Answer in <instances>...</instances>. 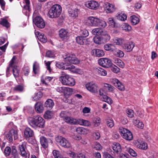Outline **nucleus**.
<instances>
[{
  "label": "nucleus",
  "instance_id": "obj_1",
  "mask_svg": "<svg viewBox=\"0 0 158 158\" xmlns=\"http://www.w3.org/2000/svg\"><path fill=\"white\" fill-rule=\"evenodd\" d=\"M28 120L29 124L33 127L43 128L44 126V120L39 115L32 117H29L28 118Z\"/></svg>",
  "mask_w": 158,
  "mask_h": 158
},
{
  "label": "nucleus",
  "instance_id": "obj_2",
  "mask_svg": "<svg viewBox=\"0 0 158 158\" xmlns=\"http://www.w3.org/2000/svg\"><path fill=\"white\" fill-rule=\"evenodd\" d=\"M86 23L91 26L100 27L105 28L106 26V23L105 21L94 17H89Z\"/></svg>",
  "mask_w": 158,
  "mask_h": 158
},
{
  "label": "nucleus",
  "instance_id": "obj_3",
  "mask_svg": "<svg viewBox=\"0 0 158 158\" xmlns=\"http://www.w3.org/2000/svg\"><path fill=\"white\" fill-rule=\"evenodd\" d=\"M62 11V8L58 4L53 5L50 9L48 16L51 18H56L60 15Z\"/></svg>",
  "mask_w": 158,
  "mask_h": 158
},
{
  "label": "nucleus",
  "instance_id": "obj_4",
  "mask_svg": "<svg viewBox=\"0 0 158 158\" xmlns=\"http://www.w3.org/2000/svg\"><path fill=\"white\" fill-rule=\"evenodd\" d=\"M16 58V57L15 56L13 57L10 61L9 66L6 69L7 73H9L10 69L11 68L12 69L13 75L16 78L19 77V70L15 63Z\"/></svg>",
  "mask_w": 158,
  "mask_h": 158
},
{
  "label": "nucleus",
  "instance_id": "obj_5",
  "mask_svg": "<svg viewBox=\"0 0 158 158\" xmlns=\"http://www.w3.org/2000/svg\"><path fill=\"white\" fill-rule=\"evenodd\" d=\"M55 140L59 145L64 148H68L72 146L70 142L62 136H58L55 138Z\"/></svg>",
  "mask_w": 158,
  "mask_h": 158
},
{
  "label": "nucleus",
  "instance_id": "obj_6",
  "mask_svg": "<svg viewBox=\"0 0 158 158\" xmlns=\"http://www.w3.org/2000/svg\"><path fill=\"white\" fill-rule=\"evenodd\" d=\"M119 132L122 136L124 139L127 140H131L133 138L132 134L129 130L120 127L119 128Z\"/></svg>",
  "mask_w": 158,
  "mask_h": 158
},
{
  "label": "nucleus",
  "instance_id": "obj_7",
  "mask_svg": "<svg viewBox=\"0 0 158 158\" xmlns=\"http://www.w3.org/2000/svg\"><path fill=\"white\" fill-rule=\"evenodd\" d=\"M61 79H62L60 81L64 85L73 86L75 84L74 79L71 77L69 75L66 76L65 77H62Z\"/></svg>",
  "mask_w": 158,
  "mask_h": 158
},
{
  "label": "nucleus",
  "instance_id": "obj_8",
  "mask_svg": "<svg viewBox=\"0 0 158 158\" xmlns=\"http://www.w3.org/2000/svg\"><path fill=\"white\" fill-rule=\"evenodd\" d=\"M98 63L100 66L106 68L110 67L112 64L111 60L107 58H100L98 60Z\"/></svg>",
  "mask_w": 158,
  "mask_h": 158
},
{
  "label": "nucleus",
  "instance_id": "obj_9",
  "mask_svg": "<svg viewBox=\"0 0 158 158\" xmlns=\"http://www.w3.org/2000/svg\"><path fill=\"white\" fill-rule=\"evenodd\" d=\"M65 62H69L71 64H78L79 61L75 56L73 54H69L66 55V57L64 58Z\"/></svg>",
  "mask_w": 158,
  "mask_h": 158
},
{
  "label": "nucleus",
  "instance_id": "obj_10",
  "mask_svg": "<svg viewBox=\"0 0 158 158\" xmlns=\"http://www.w3.org/2000/svg\"><path fill=\"white\" fill-rule=\"evenodd\" d=\"M13 136H14L15 140L17 139L18 138L17 131L13 129H12L5 135V138L10 142H12Z\"/></svg>",
  "mask_w": 158,
  "mask_h": 158
},
{
  "label": "nucleus",
  "instance_id": "obj_11",
  "mask_svg": "<svg viewBox=\"0 0 158 158\" xmlns=\"http://www.w3.org/2000/svg\"><path fill=\"white\" fill-rule=\"evenodd\" d=\"M35 24L40 28H43L45 26V23L43 19L40 17L36 16L33 20Z\"/></svg>",
  "mask_w": 158,
  "mask_h": 158
},
{
  "label": "nucleus",
  "instance_id": "obj_12",
  "mask_svg": "<svg viewBox=\"0 0 158 158\" xmlns=\"http://www.w3.org/2000/svg\"><path fill=\"white\" fill-rule=\"evenodd\" d=\"M85 87L88 90L93 93L98 92V86L97 84L90 82L88 83L85 85Z\"/></svg>",
  "mask_w": 158,
  "mask_h": 158
},
{
  "label": "nucleus",
  "instance_id": "obj_13",
  "mask_svg": "<svg viewBox=\"0 0 158 158\" xmlns=\"http://www.w3.org/2000/svg\"><path fill=\"white\" fill-rule=\"evenodd\" d=\"M40 142L42 147L46 148L48 147V143H52V141L50 139H47L45 137L41 136L40 138Z\"/></svg>",
  "mask_w": 158,
  "mask_h": 158
},
{
  "label": "nucleus",
  "instance_id": "obj_14",
  "mask_svg": "<svg viewBox=\"0 0 158 158\" xmlns=\"http://www.w3.org/2000/svg\"><path fill=\"white\" fill-rule=\"evenodd\" d=\"M111 82L119 90L121 91L124 90V85L118 79L116 78L112 79L111 80Z\"/></svg>",
  "mask_w": 158,
  "mask_h": 158
},
{
  "label": "nucleus",
  "instance_id": "obj_15",
  "mask_svg": "<svg viewBox=\"0 0 158 158\" xmlns=\"http://www.w3.org/2000/svg\"><path fill=\"white\" fill-rule=\"evenodd\" d=\"M85 5L88 8L93 10L96 9L99 6L98 3L93 0L87 1L86 2Z\"/></svg>",
  "mask_w": 158,
  "mask_h": 158
},
{
  "label": "nucleus",
  "instance_id": "obj_16",
  "mask_svg": "<svg viewBox=\"0 0 158 158\" xmlns=\"http://www.w3.org/2000/svg\"><path fill=\"white\" fill-rule=\"evenodd\" d=\"M59 35L62 40H66L69 38V33L67 30L61 29L59 31Z\"/></svg>",
  "mask_w": 158,
  "mask_h": 158
},
{
  "label": "nucleus",
  "instance_id": "obj_17",
  "mask_svg": "<svg viewBox=\"0 0 158 158\" xmlns=\"http://www.w3.org/2000/svg\"><path fill=\"white\" fill-rule=\"evenodd\" d=\"M34 135L33 131L29 127H27L24 131V137L27 140Z\"/></svg>",
  "mask_w": 158,
  "mask_h": 158
},
{
  "label": "nucleus",
  "instance_id": "obj_18",
  "mask_svg": "<svg viewBox=\"0 0 158 158\" xmlns=\"http://www.w3.org/2000/svg\"><path fill=\"white\" fill-rule=\"evenodd\" d=\"M94 70L95 73L99 76H105L107 74L106 70L100 67L94 68Z\"/></svg>",
  "mask_w": 158,
  "mask_h": 158
},
{
  "label": "nucleus",
  "instance_id": "obj_19",
  "mask_svg": "<svg viewBox=\"0 0 158 158\" xmlns=\"http://www.w3.org/2000/svg\"><path fill=\"white\" fill-rule=\"evenodd\" d=\"M35 110L36 112L38 114L42 113L44 110L43 104L40 102H37L35 106Z\"/></svg>",
  "mask_w": 158,
  "mask_h": 158
},
{
  "label": "nucleus",
  "instance_id": "obj_20",
  "mask_svg": "<svg viewBox=\"0 0 158 158\" xmlns=\"http://www.w3.org/2000/svg\"><path fill=\"white\" fill-rule=\"evenodd\" d=\"M76 39L77 43L80 45H86L88 44L87 39L82 36H77Z\"/></svg>",
  "mask_w": 158,
  "mask_h": 158
},
{
  "label": "nucleus",
  "instance_id": "obj_21",
  "mask_svg": "<svg viewBox=\"0 0 158 158\" xmlns=\"http://www.w3.org/2000/svg\"><path fill=\"white\" fill-rule=\"evenodd\" d=\"M104 9L107 13H110L114 12L115 8L114 6L109 3H106L104 5Z\"/></svg>",
  "mask_w": 158,
  "mask_h": 158
},
{
  "label": "nucleus",
  "instance_id": "obj_22",
  "mask_svg": "<svg viewBox=\"0 0 158 158\" xmlns=\"http://www.w3.org/2000/svg\"><path fill=\"white\" fill-rule=\"evenodd\" d=\"M79 12L80 10L77 8H75L73 10L70 8L68 10V13L69 15L73 17H77Z\"/></svg>",
  "mask_w": 158,
  "mask_h": 158
},
{
  "label": "nucleus",
  "instance_id": "obj_23",
  "mask_svg": "<svg viewBox=\"0 0 158 158\" xmlns=\"http://www.w3.org/2000/svg\"><path fill=\"white\" fill-rule=\"evenodd\" d=\"M112 148L114 152L116 154H120L122 151L120 144L117 143H114L112 145Z\"/></svg>",
  "mask_w": 158,
  "mask_h": 158
},
{
  "label": "nucleus",
  "instance_id": "obj_24",
  "mask_svg": "<svg viewBox=\"0 0 158 158\" xmlns=\"http://www.w3.org/2000/svg\"><path fill=\"white\" fill-rule=\"evenodd\" d=\"M64 120L66 123L69 124H77V119L72 117L67 116Z\"/></svg>",
  "mask_w": 158,
  "mask_h": 158
},
{
  "label": "nucleus",
  "instance_id": "obj_25",
  "mask_svg": "<svg viewBox=\"0 0 158 158\" xmlns=\"http://www.w3.org/2000/svg\"><path fill=\"white\" fill-rule=\"evenodd\" d=\"M114 87L112 85L105 83L103 87V90L106 92H112L114 91Z\"/></svg>",
  "mask_w": 158,
  "mask_h": 158
},
{
  "label": "nucleus",
  "instance_id": "obj_26",
  "mask_svg": "<svg viewBox=\"0 0 158 158\" xmlns=\"http://www.w3.org/2000/svg\"><path fill=\"white\" fill-rule=\"evenodd\" d=\"M93 55L101 57L104 55V53L102 50L99 49H94L92 51Z\"/></svg>",
  "mask_w": 158,
  "mask_h": 158
},
{
  "label": "nucleus",
  "instance_id": "obj_27",
  "mask_svg": "<svg viewBox=\"0 0 158 158\" xmlns=\"http://www.w3.org/2000/svg\"><path fill=\"white\" fill-rule=\"evenodd\" d=\"M135 45L132 42H130L124 44L123 48L127 52L131 51L134 48Z\"/></svg>",
  "mask_w": 158,
  "mask_h": 158
},
{
  "label": "nucleus",
  "instance_id": "obj_28",
  "mask_svg": "<svg viewBox=\"0 0 158 158\" xmlns=\"http://www.w3.org/2000/svg\"><path fill=\"white\" fill-rule=\"evenodd\" d=\"M136 145L138 148L140 149L146 150L148 148V146L147 143L143 142H137Z\"/></svg>",
  "mask_w": 158,
  "mask_h": 158
},
{
  "label": "nucleus",
  "instance_id": "obj_29",
  "mask_svg": "<svg viewBox=\"0 0 158 158\" xmlns=\"http://www.w3.org/2000/svg\"><path fill=\"white\" fill-rule=\"evenodd\" d=\"M77 124L86 127H89L91 125L90 122L88 120L82 119H77Z\"/></svg>",
  "mask_w": 158,
  "mask_h": 158
},
{
  "label": "nucleus",
  "instance_id": "obj_30",
  "mask_svg": "<svg viewBox=\"0 0 158 158\" xmlns=\"http://www.w3.org/2000/svg\"><path fill=\"white\" fill-rule=\"evenodd\" d=\"M64 64L63 69L69 70L72 72H74V70L75 69V66L67 63H64Z\"/></svg>",
  "mask_w": 158,
  "mask_h": 158
},
{
  "label": "nucleus",
  "instance_id": "obj_31",
  "mask_svg": "<svg viewBox=\"0 0 158 158\" xmlns=\"http://www.w3.org/2000/svg\"><path fill=\"white\" fill-rule=\"evenodd\" d=\"M54 105L53 101L50 99H48L44 103V106L48 109H52Z\"/></svg>",
  "mask_w": 158,
  "mask_h": 158
},
{
  "label": "nucleus",
  "instance_id": "obj_32",
  "mask_svg": "<svg viewBox=\"0 0 158 158\" xmlns=\"http://www.w3.org/2000/svg\"><path fill=\"white\" fill-rule=\"evenodd\" d=\"M104 48L106 51L112 52L115 49V48L113 44H107L104 45Z\"/></svg>",
  "mask_w": 158,
  "mask_h": 158
},
{
  "label": "nucleus",
  "instance_id": "obj_33",
  "mask_svg": "<svg viewBox=\"0 0 158 158\" xmlns=\"http://www.w3.org/2000/svg\"><path fill=\"white\" fill-rule=\"evenodd\" d=\"M25 143L24 142L21 145H19V148L21 152V154L23 156H26L27 153L25 151L24 146Z\"/></svg>",
  "mask_w": 158,
  "mask_h": 158
},
{
  "label": "nucleus",
  "instance_id": "obj_34",
  "mask_svg": "<svg viewBox=\"0 0 158 158\" xmlns=\"http://www.w3.org/2000/svg\"><path fill=\"white\" fill-rule=\"evenodd\" d=\"M114 63L119 67L123 68L124 66V64L123 61L120 59L118 58H114Z\"/></svg>",
  "mask_w": 158,
  "mask_h": 158
},
{
  "label": "nucleus",
  "instance_id": "obj_35",
  "mask_svg": "<svg viewBox=\"0 0 158 158\" xmlns=\"http://www.w3.org/2000/svg\"><path fill=\"white\" fill-rule=\"evenodd\" d=\"M54 116V114L52 111L47 110L45 112L44 117L45 119H51Z\"/></svg>",
  "mask_w": 158,
  "mask_h": 158
},
{
  "label": "nucleus",
  "instance_id": "obj_36",
  "mask_svg": "<svg viewBox=\"0 0 158 158\" xmlns=\"http://www.w3.org/2000/svg\"><path fill=\"white\" fill-rule=\"evenodd\" d=\"M73 92V90L72 88L69 87H64L63 93L65 95L70 96L72 94Z\"/></svg>",
  "mask_w": 158,
  "mask_h": 158
},
{
  "label": "nucleus",
  "instance_id": "obj_37",
  "mask_svg": "<svg viewBox=\"0 0 158 158\" xmlns=\"http://www.w3.org/2000/svg\"><path fill=\"white\" fill-rule=\"evenodd\" d=\"M130 19L132 24L133 25H135L137 24L139 22V19L135 15H133L130 17Z\"/></svg>",
  "mask_w": 158,
  "mask_h": 158
},
{
  "label": "nucleus",
  "instance_id": "obj_38",
  "mask_svg": "<svg viewBox=\"0 0 158 158\" xmlns=\"http://www.w3.org/2000/svg\"><path fill=\"white\" fill-rule=\"evenodd\" d=\"M40 67L39 64L37 62H34L33 64V70L35 74H36L39 71Z\"/></svg>",
  "mask_w": 158,
  "mask_h": 158
},
{
  "label": "nucleus",
  "instance_id": "obj_39",
  "mask_svg": "<svg viewBox=\"0 0 158 158\" xmlns=\"http://www.w3.org/2000/svg\"><path fill=\"white\" fill-rule=\"evenodd\" d=\"M94 42L96 44H101L103 43V41L101 37L95 36L93 38Z\"/></svg>",
  "mask_w": 158,
  "mask_h": 158
},
{
  "label": "nucleus",
  "instance_id": "obj_40",
  "mask_svg": "<svg viewBox=\"0 0 158 158\" xmlns=\"http://www.w3.org/2000/svg\"><path fill=\"white\" fill-rule=\"evenodd\" d=\"M0 24L6 27H8L10 26L9 23L7 20L5 19L2 18L0 22Z\"/></svg>",
  "mask_w": 158,
  "mask_h": 158
},
{
  "label": "nucleus",
  "instance_id": "obj_41",
  "mask_svg": "<svg viewBox=\"0 0 158 158\" xmlns=\"http://www.w3.org/2000/svg\"><path fill=\"white\" fill-rule=\"evenodd\" d=\"M80 36H82L85 38L89 35L88 31L86 29L81 30L79 31Z\"/></svg>",
  "mask_w": 158,
  "mask_h": 158
},
{
  "label": "nucleus",
  "instance_id": "obj_42",
  "mask_svg": "<svg viewBox=\"0 0 158 158\" xmlns=\"http://www.w3.org/2000/svg\"><path fill=\"white\" fill-rule=\"evenodd\" d=\"M122 28L123 30L127 31H129L131 30V26L126 23H124L123 25Z\"/></svg>",
  "mask_w": 158,
  "mask_h": 158
},
{
  "label": "nucleus",
  "instance_id": "obj_43",
  "mask_svg": "<svg viewBox=\"0 0 158 158\" xmlns=\"http://www.w3.org/2000/svg\"><path fill=\"white\" fill-rule=\"evenodd\" d=\"M66 153L71 158H75L77 156V153L71 150L68 151Z\"/></svg>",
  "mask_w": 158,
  "mask_h": 158
},
{
  "label": "nucleus",
  "instance_id": "obj_44",
  "mask_svg": "<svg viewBox=\"0 0 158 158\" xmlns=\"http://www.w3.org/2000/svg\"><path fill=\"white\" fill-rule=\"evenodd\" d=\"M101 29L99 28H94L92 30V33L93 34L95 35H100V34H101Z\"/></svg>",
  "mask_w": 158,
  "mask_h": 158
},
{
  "label": "nucleus",
  "instance_id": "obj_45",
  "mask_svg": "<svg viewBox=\"0 0 158 158\" xmlns=\"http://www.w3.org/2000/svg\"><path fill=\"white\" fill-rule=\"evenodd\" d=\"M101 119L99 117L95 118L93 120V124L94 127H98L100 123Z\"/></svg>",
  "mask_w": 158,
  "mask_h": 158
},
{
  "label": "nucleus",
  "instance_id": "obj_46",
  "mask_svg": "<svg viewBox=\"0 0 158 158\" xmlns=\"http://www.w3.org/2000/svg\"><path fill=\"white\" fill-rule=\"evenodd\" d=\"M23 89V87L21 85H18L16 86L13 88V90L15 92H22Z\"/></svg>",
  "mask_w": 158,
  "mask_h": 158
},
{
  "label": "nucleus",
  "instance_id": "obj_47",
  "mask_svg": "<svg viewBox=\"0 0 158 158\" xmlns=\"http://www.w3.org/2000/svg\"><path fill=\"white\" fill-rule=\"evenodd\" d=\"M38 39L40 41L44 43H46L47 41L46 37L44 35L40 34L38 36Z\"/></svg>",
  "mask_w": 158,
  "mask_h": 158
},
{
  "label": "nucleus",
  "instance_id": "obj_48",
  "mask_svg": "<svg viewBox=\"0 0 158 158\" xmlns=\"http://www.w3.org/2000/svg\"><path fill=\"white\" fill-rule=\"evenodd\" d=\"M103 101L107 102L109 104H111L112 103L111 99L106 95H104L103 96Z\"/></svg>",
  "mask_w": 158,
  "mask_h": 158
},
{
  "label": "nucleus",
  "instance_id": "obj_49",
  "mask_svg": "<svg viewBox=\"0 0 158 158\" xmlns=\"http://www.w3.org/2000/svg\"><path fill=\"white\" fill-rule=\"evenodd\" d=\"M127 151L132 156L135 157L137 156L136 153L133 149L128 148H127Z\"/></svg>",
  "mask_w": 158,
  "mask_h": 158
},
{
  "label": "nucleus",
  "instance_id": "obj_50",
  "mask_svg": "<svg viewBox=\"0 0 158 158\" xmlns=\"http://www.w3.org/2000/svg\"><path fill=\"white\" fill-rule=\"evenodd\" d=\"M52 153L55 158H64L60 154L58 151L54 150L52 152Z\"/></svg>",
  "mask_w": 158,
  "mask_h": 158
},
{
  "label": "nucleus",
  "instance_id": "obj_51",
  "mask_svg": "<svg viewBox=\"0 0 158 158\" xmlns=\"http://www.w3.org/2000/svg\"><path fill=\"white\" fill-rule=\"evenodd\" d=\"M108 23L109 25L112 27H115V26L116 23L114 19L112 18H109Z\"/></svg>",
  "mask_w": 158,
  "mask_h": 158
},
{
  "label": "nucleus",
  "instance_id": "obj_52",
  "mask_svg": "<svg viewBox=\"0 0 158 158\" xmlns=\"http://www.w3.org/2000/svg\"><path fill=\"white\" fill-rule=\"evenodd\" d=\"M86 131V129L82 127H78L76 130L77 133L80 134H84Z\"/></svg>",
  "mask_w": 158,
  "mask_h": 158
},
{
  "label": "nucleus",
  "instance_id": "obj_53",
  "mask_svg": "<svg viewBox=\"0 0 158 158\" xmlns=\"http://www.w3.org/2000/svg\"><path fill=\"white\" fill-rule=\"evenodd\" d=\"M106 124L107 126L110 128H111L114 126L113 121L111 119H108L106 121Z\"/></svg>",
  "mask_w": 158,
  "mask_h": 158
},
{
  "label": "nucleus",
  "instance_id": "obj_54",
  "mask_svg": "<svg viewBox=\"0 0 158 158\" xmlns=\"http://www.w3.org/2000/svg\"><path fill=\"white\" fill-rule=\"evenodd\" d=\"M11 153L14 157H16L17 156L18 153L17 151L15 146L12 147L11 149Z\"/></svg>",
  "mask_w": 158,
  "mask_h": 158
},
{
  "label": "nucleus",
  "instance_id": "obj_55",
  "mask_svg": "<svg viewBox=\"0 0 158 158\" xmlns=\"http://www.w3.org/2000/svg\"><path fill=\"white\" fill-rule=\"evenodd\" d=\"M55 55L54 52L49 50L47 52L46 54V56L49 58L53 57L55 56Z\"/></svg>",
  "mask_w": 158,
  "mask_h": 158
},
{
  "label": "nucleus",
  "instance_id": "obj_56",
  "mask_svg": "<svg viewBox=\"0 0 158 158\" xmlns=\"http://www.w3.org/2000/svg\"><path fill=\"white\" fill-rule=\"evenodd\" d=\"M11 152V149L9 147H6L4 150V153L6 156H9Z\"/></svg>",
  "mask_w": 158,
  "mask_h": 158
},
{
  "label": "nucleus",
  "instance_id": "obj_57",
  "mask_svg": "<svg viewBox=\"0 0 158 158\" xmlns=\"http://www.w3.org/2000/svg\"><path fill=\"white\" fill-rule=\"evenodd\" d=\"M26 5H25L23 8L24 9L27 10L28 11H30V1L29 0H25Z\"/></svg>",
  "mask_w": 158,
  "mask_h": 158
},
{
  "label": "nucleus",
  "instance_id": "obj_58",
  "mask_svg": "<svg viewBox=\"0 0 158 158\" xmlns=\"http://www.w3.org/2000/svg\"><path fill=\"white\" fill-rule=\"evenodd\" d=\"M115 55L118 57H122L124 56V53L123 51L119 50H118L116 51Z\"/></svg>",
  "mask_w": 158,
  "mask_h": 158
},
{
  "label": "nucleus",
  "instance_id": "obj_59",
  "mask_svg": "<svg viewBox=\"0 0 158 158\" xmlns=\"http://www.w3.org/2000/svg\"><path fill=\"white\" fill-rule=\"evenodd\" d=\"M101 37L103 41H104L103 43L106 42L109 40L110 38V35L108 34L103 36H102Z\"/></svg>",
  "mask_w": 158,
  "mask_h": 158
},
{
  "label": "nucleus",
  "instance_id": "obj_60",
  "mask_svg": "<svg viewBox=\"0 0 158 158\" xmlns=\"http://www.w3.org/2000/svg\"><path fill=\"white\" fill-rule=\"evenodd\" d=\"M23 72L25 76H28L30 72L29 68L27 66H25L23 68Z\"/></svg>",
  "mask_w": 158,
  "mask_h": 158
},
{
  "label": "nucleus",
  "instance_id": "obj_61",
  "mask_svg": "<svg viewBox=\"0 0 158 158\" xmlns=\"http://www.w3.org/2000/svg\"><path fill=\"white\" fill-rule=\"evenodd\" d=\"M127 116L130 118H132L134 116V113L133 111L132 110H127Z\"/></svg>",
  "mask_w": 158,
  "mask_h": 158
},
{
  "label": "nucleus",
  "instance_id": "obj_62",
  "mask_svg": "<svg viewBox=\"0 0 158 158\" xmlns=\"http://www.w3.org/2000/svg\"><path fill=\"white\" fill-rule=\"evenodd\" d=\"M123 39L119 38H117L114 40V42L117 45H121L123 42Z\"/></svg>",
  "mask_w": 158,
  "mask_h": 158
},
{
  "label": "nucleus",
  "instance_id": "obj_63",
  "mask_svg": "<svg viewBox=\"0 0 158 158\" xmlns=\"http://www.w3.org/2000/svg\"><path fill=\"white\" fill-rule=\"evenodd\" d=\"M127 16L126 14H123L119 15L118 16V19L120 20L124 21L126 20Z\"/></svg>",
  "mask_w": 158,
  "mask_h": 158
},
{
  "label": "nucleus",
  "instance_id": "obj_64",
  "mask_svg": "<svg viewBox=\"0 0 158 158\" xmlns=\"http://www.w3.org/2000/svg\"><path fill=\"white\" fill-rule=\"evenodd\" d=\"M111 70L113 72L117 73L119 72L120 69L116 66L114 65V66H113L111 68Z\"/></svg>",
  "mask_w": 158,
  "mask_h": 158
}]
</instances>
